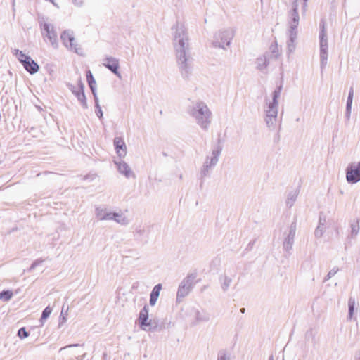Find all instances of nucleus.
Instances as JSON below:
<instances>
[{"label":"nucleus","mask_w":360,"mask_h":360,"mask_svg":"<svg viewBox=\"0 0 360 360\" xmlns=\"http://www.w3.org/2000/svg\"><path fill=\"white\" fill-rule=\"evenodd\" d=\"M23 62V68L30 74L34 75L39 70V65L31 57L26 58Z\"/></svg>","instance_id":"obj_18"},{"label":"nucleus","mask_w":360,"mask_h":360,"mask_svg":"<svg viewBox=\"0 0 360 360\" xmlns=\"http://www.w3.org/2000/svg\"><path fill=\"white\" fill-rule=\"evenodd\" d=\"M30 333L27 331L25 327H22L18 330L17 335L21 339H25L29 336Z\"/></svg>","instance_id":"obj_37"},{"label":"nucleus","mask_w":360,"mask_h":360,"mask_svg":"<svg viewBox=\"0 0 360 360\" xmlns=\"http://www.w3.org/2000/svg\"><path fill=\"white\" fill-rule=\"evenodd\" d=\"M172 29L174 33V48L177 66L182 77L189 79L193 70V59L190 54L188 32L182 23L176 22Z\"/></svg>","instance_id":"obj_1"},{"label":"nucleus","mask_w":360,"mask_h":360,"mask_svg":"<svg viewBox=\"0 0 360 360\" xmlns=\"http://www.w3.org/2000/svg\"><path fill=\"white\" fill-rule=\"evenodd\" d=\"M148 311V306L147 304H145L143 309L139 312L138 323L141 329L143 330H147V323L149 321Z\"/></svg>","instance_id":"obj_15"},{"label":"nucleus","mask_w":360,"mask_h":360,"mask_svg":"<svg viewBox=\"0 0 360 360\" xmlns=\"http://www.w3.org/2000/svg\"><path fill=\"white\" fill-rule=\"evenodd\" d=\"M308 0H303V9L305 10V8L307 6V2Z\"/></svg>","instance_id":"obj_55"},{"label":"nucleus","mask_w":360,"mask_h":360,"mask_svg":"<svg viewBox=\"0 0 360 360\" xmlns=\"http://www.w3.org/2000/svg\"><path fill=\"white\" fill-rule=\"evenodd\" d=\"M86 355V353H84V354H82V355H81V356H79L77 357V359L78 360H83V359H85Z\"/></svg>","instance_id":"obj_54"},{"label":"nucleus","mask_w":360,"mask_h":360,"mask_svg":"<svg viewBox=\"0 0 360 360\" xmlns=\"http://www.w3.org/2000/svg\"><path fill=\"white\" fill-rule=\"evenodd\" d=\"M115 212H110L108 210L105 217H103V220H113Z\"/></svg>","instance_id":"obj_43"},{"label":"nucleus","mask_w":360,"mask_h":360,"mask_svg":"<svg viewBox=\"0 0 360 360\" xmlns=\"http://www.w3.org/2000/svg\"><path fill=\"white\" fill-rule=\"evenodd\" d=\"M13 295V291L10 290H3L0 292V300L9 301Z\"/></svg>","instance_id":"obj_30"},{"label":"nucleus","mask_w":360,"mask_h":360,"mask_svg":"<svg viewBox=\"0 0 360 360\" xmlns=\"http://www.w3.org/2000/svg\"><path fill=\"white\" fill-rule=\"evenodd\" d=\"M268 65L269 60L265 56L259 57L257 59V65L258 70H263L268 66Z\"/></svg>","instance_id":"obj_27"},{"label":"nucleus","mask_w":360,"mask_h":360,"mask_svg":"<svg viewBox=\"0 0 360 360\" xmlns=\"http://www.w3.org/2000/svg\"><path fill=\"white\" fill-rule=\"evenodd\" d=\"M107 211H108L107 208L101 207H96L95 210V214H96V217L99 220L103 221V217H105V214H106Z\"/></svg>","instance_id":"obj_33"},{"label":"nucleus","mask_w":360,"mask_h":360,"mask_svg":"<svg viewBox=\"0 0 360 360\" xmlns=\"http://www.w3.org/2000/svg\"><path fill=\"white\" fill-rule=\"evenodd\" d=\"M196 320L198 321H207L209 320V317H202L200 316V313L199 311L196 312Z\"/></svg>","instance_id":"obj_45"},{"label":"nucleus","mask_w":360,"mask_h":360,"mask_svg":"<svg viewBox=\"0 0 360 360\" xmlns=\"http://www.w3.org/2000/svg\"><path fill=\"white\" fill-rule=\"evenodd\" d=\"M283 84L281 83L276 87L272 93V101L268 105V109L266 110L265 122L268 127H274L278 116V98L280 97Z\"/></svg>","instance_id":"obj_3"},{"label":"nucleus","mask_w":360,"mask_h":360,"mask_svg":"<svg viewBox=\"0 0 360 360\" xmlns=\"http://www.w3.org/2000/svg\"><path fill=\"white\" fill-rule=\"evenodd\" d=\"M326 217L324 216H322L321 214L319 215V225L321 226L325 227L326 224Z\"/></svg>","instance_id":"obj_46"},{"label":"nucleus","mask_w":360,"mask_h":360,"mask_svg":"<svg viewBox=\"0 0 360 360\" xmlns=\"http://www.w3.org/2000/svg\"><path fill=\"white\" fill-rule=\"evenodd\" d=\"M103 65L109 70H110L113 74H115L117 77L121 79L122 76L119 72L120 64L118 59L112 56H108L105 58Z\"/></svg>","instance_id":"obj_13"},{"label":"nucleus","mask_w":360,"mask_h":360,"mask_svg":"<svg viewBox=\"0 0 360 360\" xmlns=\"http://www.w3.org/2000/svg\"><path fill=\"white\" fill-rule=\"evenodd\" d=\"M325 231V227L321 226L318 225L314 231V236L316 238H321L323 236V233Z\"/></svg>","instance_id":"obj_40"},{"label":"nucleus","mask_w":360,"mask_h":360,"mask_svg":"<svg viewBox=\"0 0 360 360\" xmlns=\"http://www.w3.org/2000/svg\"><path fill=\"white\" fill-rule=\"evenodd\" d=\"M188 113L202 130L207 131L209 129L212 113L205 102L198 101L194 103L188 107Z\"/></svg>","instance_id":"obj_2"},{"label":"nucleus","mask_w":360,"mask_h":360,"mask_svg":"<svg viewBox=\"0 0 360 360\" xmlns=\"http://www.w3.org/2000/svg\"><path fill=\"white\" fill-rule=\"evenodd\" d=\"M346 180L354 184L360 181V161L349 163L346 168Z\"/></svg>","instance_id":"obj_9"},{"label":"nucleus","mask_w":360,"mask_h":360,"mask_svg":"<svg viewBox=\"0 0 360 360\" xmlns=\"http://www.w3.org/2000/svg\"><path fill=\"white\" fill-rule=\"evenodd\" d=\"M95 113L96 115H97V117L101 120L103 118V110L101 109V105H97V106H95Z\"/></svg>","instance_id":"obj_42"},{"label":"nucleus","mask_w":360,"mask_h":360,"mask_svg":"<svg viewBox=\"0 0 360 360\" xmlns=\"http://www.w3.org/2000/svg\"><path fill=\"white\" fill-rule=\"evenodd\" d=\"M298 194H299L298 189H296L295 191H291L288 193V198L286 200V205L288 207L290 208L294 205L295 202L297 200Z\"/></svg>","instance_id":"obj_25"},{"label":"nucleus","mask_w":360,"mask_h":360,"mask_svg":"<svg viewBox=\"0 0 360 360\" xmlns=\"http://www.w3.org/2000/svg\"><path fill=\"white\" fill-rule=\"evenodd\" d=\"M115 164L117 165L118 172L123 174L125 177L129 178L131 176H134L133 172L131 171L129 165L124 161H115Z\"/></svg>","instance_id":"obj_19"},{"label":"nucleus","mask_w":360,"mask_h":360,"mask_svg":"<svg viewBox=\"0 0 360 360\" xmlns=\"http://www.w3.org/2000/svg\"><path fill=\"white\" fill-rule=\"evenodd\" d=\"M296 230L297 223L296 220L295 219V221H292L290 225L288 233L287 234L286 237L284 238V240L283 242V248L284 251L289 255H291V251L292 250Z\"/></svg>","instance_id":"obj_10"},{"label":"nucleus","mask_w":360,"mask_h":360,"mask_svg":"<svg viewBox=\"0 0 360 360\" xmlns=\"http://www.w3.org/2000/svg\"><path fill=\"white\" fill-rule=\"evenodd\" d=\"M296 121H297V122H299V121H300V118H297V119L296 120Z\"/></svg>","instance_id":"obj_60"},{"label":"nucleus","mask_w":360,"mask_h":360,"mask_svg":"<svg viewBox=\"0 0 360 360\" xmlns=\"http://www.w3.org/2000/svg\"><path fill=\"white\" fill-rule=\"evenodd\" d=\"M288 40L287 42L288 53H292L296 48L295 41L297 37V29L294 27H288Z\"/></svg>","instance_id":"obj_14"},{"label":"nucleus","mask_w":360,"mask_h":360,"mask_svg":"<svg viewBox=\"0 0 360 360\" xmlns=\"http://www.w3.org/2000/svg\"><path fill=\"white\" fill-rule=\"evenodd\" d=\"M13 54L18 58V60L20 61V63L21 64H22L24 62L23 60L27 58V57H30V56L28 55H26L25 53H24L22 51H20L18 49H15L14 50V52H13Z\"/></svg>","instance_id":"obj_34"},{"label":"nucleus","mask_w":360,"mask_h":360,"mask_svg":"<svg viewBox=\"0 0 360 360\" xmlns=\"http://www.w3.org/2000/svg\"><path fill=\"white\" fill-rule=\"evenodd\" d=\"M234 35L235 30L233 28L219 30L214 35L212 45L215 48H220L226 50L227 47L230 46Z\"/></svg>","instance_id":"obj_5"},{"label":"nucleus","mask_w":360,"mask_h":360,"mask_svg":"<svg viewBox=\"0 0 360 360\" xmlns=\"http://www.w3.org/2000/svg\"><path fill=\"white\" fill-rule=\"evenodd\" d=\"M311 334L312 333V330L310 329L309 330H308L307 333H306V337L309 335V334Z\"/></svg>","instance_id":"obj_56"},{"label":"nucleus","mask_w":360,"mask_h":360,"mask_svg":"<svg viewBox=\"0 0 360 360\" xmlns=\"http://www.w3.org/2000/svg\"><path fill=\"white\" fill-rule=\"evenodd\" d=\"M161 289H162V285L159 283V284H157L156 285H155L154 288H153L152 291L150 292L149 303L151 306H153L155 304V303L158 299V297L160 295V292Z\"/></svg>","instance_id":"obj_22"},{"label":"nucleus","mask_w":360,"mask_h":360,"mask_svg":"<svg viewBox=\"0 0 360 360\" xmlns=\"http://www.w3.org/2000/svg\"><path fill=\"white\" fill-rule=\"evenodd\" d=\"M355 307V300L354 298L350 297L348 301V319H352Z\"/></svg>","instance_id":"obj_31"},{"label":"nucleus","mask_w":360,"mask_h":360,"mask_svg":"<svg viewBox=\"0 0 360 360\" xmlns=\"http://www.w3.org/2000/svg\"><path fill=\"white\" fill-rule=\"evenodd\" d=\"M355 360H360V350H358L354 354Z\"/></svg>","instance_id":"obj_52"},{"label":"nucleus","mask_w":360,"mask_h":360,"mask_svg":"<svg viewBox=\"0 0 360 360\" xmlns=\"http://www.w3.org/2000/svg\"><path fill=\"white\" fill-rule=\"evenodd\" d=\"M269 360H274V357L272 355L269 356Z\"/></svg>","instance_id":"obj_58"},{"label":"nucleus","mask_w":360,"mask_h":360,"mask_svg":"<svg viewBox=\"0 0 360 360\" xmlns=\"http://www.w3.org/2000/svg\"><path fill=\"white\" fill-rule=\"evenodd\" d=\"M217 360H230V358L227 356L225 350H221L218 353Z\"/></svg>","instance_id":"obj_41"},{"label":"nucleus","mask_w":360,"mask_h":360,"mask_svg":"<svg viewBox=\"0 0 360 360\" xmlns=\"http://www.w3.org/2000/svg\"><path fill=\"white\" fill-rule=\"evenodd\" d=\"M255 241H256V240H255V239H254V240H252L250 241V242H249V243L248 244V245H247L246 248H245V250H246V251H248V250H252V247L254 246V245H255Z\"/></svg>","instance_id":"obj_49"},{"label":"nucleus","mask_w":360,"mask_h":360,"mask_svg":"<svg viewBox=\"0 0 360 360\" xmlns=\"http://www.w3.org/2000/svg\"><path fill=\"white\" fill-rule=\"evenodd\" d=\"M45 261L44 259L39 258L34 260L30 268L27 270V272H32L36 267L41 265Z\"/></svg>","instance_id":"obj_36"},{"label":"nucleus","mask_w":360,"mask_h":360,"mask_svg":"<svg viewBox=\"0 0 360 360\" xmlns=\"http://www.w3.org/2000/svg\"><path fill=\"white\" fill-rule=\"evenodd\" d=\"M271 51H272V53H276V50H277V49H278V47H277V44H276V41H275V46L271 45Z\"/></svg>","instance_id":"obj_53"},{"label":"nucleus","mask_w":360,"mask_h":360,"mask_svg":"<svg viewBox=\"0 0 360 360\" xmlns=\"http://www.w3.org/2000/svg\"><path fill=\"white\" fill-rule=\"evenodd\" d=\"M220 281L221 282L222 290L224 292H226L229 289V288L232 282V280L230 277H229L227 276H224L220 277Z\"/></svg>","instance_id":"obj_28"},{"label":"nucleus","mask_w":360,"mask_h":360,"mask_svg":"<svg viewBox=\"0 0 360 360\" xmlns=\"http://www.w3.org/2000/svg\"><path fill=\"white\" fill-rule=\"evenodd\" d=\"M15 0H13V6H14Z\"/></svg>","instance_id":"obj_59"},{"label":"nucleus","mask_w":360,"mask_h":360,"mask_svg":"<svg viewBox=\"0 0 360 360\" xmlns=\"http://www.w3.org/2000/svg\"><path fill=\"white\" fill-rule=\"evenodd\" d=\"M290 20L288 22L289 27H294V28L297 29V27L299 25V21H300V16H299L298 11H295V13L290 12Z\"/></svg>","instance_id":"obj_24"},{"label":"nucleus","mask_w":360,"mask_h":360,"mask_svg":"<svg viewBox=\"0 0 360 360\" xmlns=\"http://www.w3.org/2000/svg\"><path fill=\"white\" fill-rule=\"evenodd\" d=\"M150 231L151 227L149 226H137L134 233L135 239L143 245L147 244Z\"/></svg>","instance_id":"obj_12"},{"label":"nucleus","mask_w":360,"mask_h":360,"mask_svg":"<svg viewBox=\"0 0 360 360\" xmlns=\"http://www.w3.org/2000/svg\"><path fill=\"white\" fill-rule=\"evenodd\" d=\"M64 311V306L62 307V311L59 316V323L58 327H60L67 320V313L68 310L65 311V313L63 312Z\"/></svg>","instance_id":"obj_38"},{"label":"nucleus","mask_w":360,"mask_h":360,"mask_svg":"<svg viewBox=\"0 0 360 360\" xmlns=\"http://www.w3.org/2000/svg\"><path fill=\"white\" fill-rule=\"evenodd\" d=\"M240 311L242 314H244V313H245V308H241V309H240Z\"/></svg>","instance_id":"obj_57"},{"label":"nucleus","mask_w":360,"mask_h":360,"mask_svg":"<svg viewBox=\"0 0 360 360\" xmlns=\"http://www.w3.org/2000/svg\"><path fill=\"white\" fill-rule=\"evenodd\" d=\"M354 96V88L352 86L350 87L347 98H350L353 100Z\"/></svg>","instance_id":"obj_51"},{"label":"nucleus","mask_w":360,"mask_h":360,"mask_svg":"<svg viewBox=\"0 0 360 360\" xmlns=\"http://www.w3.org/2000/svg\"><path fill=\"white\" fill-rule=\"evenodd\" d=\"M319 45H320V67L321 71L326 67L328 61V38L325 21L322 19L319 22Z\"/></svg>","instance_id":"obj_4"},{"label":"nucleus","mask_w":360,"mask_h":360,"mask_svg":"<svg viewBox=\"0 0 360 360\" xmlns=\"http://www.w3.org/2000/svg\"><path fill=\"white\" fill-rule=\"evenodd\" d=\"M60 39L65 47L79 56L83 55V49L75 42L73 32L71 30H65L60 35Z\"/></svg>","instance_id":"obj_7"},{"label":"nucleus","mask_w":360,"mask_h":360,"mask_svg":"<svg viewBox=\"0 0 360 360\" xmlns=\"http://www.w3.org/2000/svg\"><path fill=\"white\" fill-rule=\"evenodd\" d=\"M72 3L76 6L80 7L83 5V0H72Z\"/></svg>","instance_id":"obj_50"},{"label":"nucleus","mask_w":360,"mask_h":360,"mask_svg":"<svg viewBox=\"0 0 360 360\" xmlns=\"http://www.w3.org/2000/svg\"><path fill=\"white\" fill-rule=\"evenodd\" d=\"M84 345V343H82V344H79V343L70 344V345H66L65 347H61L60 349L59 352H61L62 350L65 349L67 348L76 347H79V346L82 347Z\"/></svg>","instance_id":"obj_44"},{"label":"nucleus","mask_w":360,"mask_h":360,"mask_svg":"<svg viewBox=\"0 0 360 360\" xmlns=\"http://www.w3.org/2000/svg\"><path fill=\"white\" fill-rule=\"evenodd\" d=\"M298 11V1H292V10L290 12Z\"/></svg>","instance_id":"obj_47"},{"label":"nucleus","mask_w":360,"mask_h":360,"mask_svg":"<svg viewBox=\"0 0 360 360\" xmlns=\"http://www.w3.org/2000/svg\"><path fill=\"white\" fill-rule=\"evenodd\" d=\"M196 277L197 273L193 272L188 274L181 281L176 292V302H180L183 298L190 293L195 285V279Z\"/></svg>","instance_id":"obj_6"},{"label":"nucleus","mask_w":360,"mask_h":360,"mask_svg":"<svg viewBox=\"0 0 360 360\" xmlns=\"http://www.w3.org/2000/svg\"><path fill=\"white\" fill-rule=\"evenodd\" d=\"M163 326L159 323L158 319H151L147 323V330L151 332H160L162 330Z\"/></svg>","instance_id":"obj_21"},{"label":"nucleus","mask_w":360,"mask_h":360,"mask_svg":"<svg viewBox=\"0 0 360 360\" xmlns=\"http://www.w3.org/2000/svg\"><path fill=\"white\" fill-rule=\"evenodd\" d=\"M113 220L116 221L118 224H120L122 225L127 224V219L124 216H123L122 214H120L118 212H115Z\"/></svg>","instance_id":"obj_32"},{"label":"nucleus","mask_w":360,"mask_h":360,"mask_svg":"<svg viewBox=\"0 0 360 360\" xmlns=\"http://www.w3.org/2000/svg\"><path fill=\"white\" fill-rule=\"evenodd\" d=\"M39 23L41 29L45 32V37L49 40L54 48L58 47L57 34L52 25L44 21V18H39Z\"/></svg>","instance_id":"obj_8"},{"label":"nucleus","mask_w":360,"mask_h":360,"mask_svg":"<svg viewBox=\"0 0 360 360\" xmlns=\"http://www.w3.org/2000/svg\"><path fill=\"white\" fill-rule=\"evenodd\" d=\"M223 147L221 145V139L219 138L217 140V145H216L212 151V156L210 157L211 162L217 163L219 161V157L222 151Z\"/></svg>","instance_id":"obj_20"},{"label":"nucleus","mask_w":360,"mask_h":360,"mask_svg":"<svg viewBox=\"0 0 360 360\" xmlns=\"http://www.w3.org/2000/svg\"><path fill=\"white\" fill-rule=\"evenodd\" d=\"M292 1H298V0H292Z\"/></svg>","instance_id":"obj_61"},{"label":"nucleus","mask_w":360,"mask_h":360,"mask_svg":"<svg viewBox=\"0 0 360 360\" xmlns=\"http://www.w3.org/2000/svg\"><path fill=\"white\" fill-rule=\"evenodd\" d=\"M86 81L91 92L96 91V82L91 70L86 72Z\"/></svg>","instance_id":"obj_23"},{"label":"nucleus","mask_w":360,"mask_h":360,"mask_svg":"<svg viewBox=\"0 0 360 360\" xmlns=\"http://www.w3.org/2000/svg\"><path fill=\"white\" fill-rule=\"evenodd\" d=\"M350 227H351V233H350V238H354L359 231V224L358 220H353L350 223Z\"/></svg>","instance_id":"obj_26"},{"label":"nucleus","mask_w":360,"mask_h":360,"mask_svg":"<svg viewBox=\"0 0 360 360\" xmlns=\"http://www.w3.org/2000/svg\"><path fill=\"white\" fill-rule=\"evenodd\" d=\"M217 163L211 162V160L209 156L205 158L203 165L200 170V179L201 183L200 186L202 187L203 184V179L209 176L210 170L214 168Z\"/></svg>","instance_id":"obj_16"},{"label":"nucleus","mask_w":360,"mask_h":360,"mask_svg":"<svg viewBox=\"0 0 360 360\" xmlns=\"http://www.w3.org/2000/svg\"><path fill=\"white\" fill-rule=\"evenodd\" d=\"M68 89L76 96L78 101L81 103L82 106L86 109L88 108L86 97L84 93V84L81 79L78 80V89L73 84H68Z\"/></svg>","instance_id":"obj_11"},{"label":"nucleus","mask_w":360,"mask_h":360,"mask_svg":"<svg viewBox=\"0 0 360 360\" xmlns=\"http://www.w3.org/2000/svg\"><path fill=\"white\" fill-rule=\"evenodd\" d=\"M51 312H52V309L49 306H47L42 311V313H41V318H40V320H39L41 325H43L44 322L49 317V316L51 314Z\"/></svg>","instance_id":"obj_29"},{"label":"nucleus","mask_w":360,"mask_h":360,"mask_svg":"<svg viewBox=\"0 0 360 360\" xmlns=\"http://www.w3.org/2000/svg\"><path fill=\"white\" fill-rule=\"evenodd\" d=\"M339 271V269L338 267L333 268L326 275V276L323 279V282L327 281L328 280L330 279L333 276H335V274H337Z\"/></svg>","instance_id":"obj_39"},{"label":"nucleus","mask_w":360,"mask_h":360,"mask_svg":"<svg viewBox=\"0 0 360 360\" xmlns=\"http://www.w3.org/2000/svg\"><path fill=\"white\" fill-rule=\"evenodd\" d=\"M91 93L94 96L95 106L100 105L96 91H95L94 92H91Z\"/></svg>","instance_id":"obj_48"},{"label":"nucleus","mask_w":360,"mask_h":360,"mask_svg":"<svg viewBox=\"0 0 360 360\" xmlns=\"http://www.w3.org/2000/svg\"><path fill=\"white\" fill-rule=\"evenodd\" d=\"M115 149L117 155L121 158L127 154V146L122 137H115L113 141Z\"/></svg>","instance_id":"obj_17"},{"label":"nucleus","mask_w":360,"mask_h":360,"mask_svg":"<svg viewBox=\"0 0 360 360\" xmlns=\"http://www.w3.org/2000/svg\"><path fill=\"white\" fill-rule=\"evenodd\" d=\"M352 99L347 98L346 103V109H345V117L349 120L351 115L352 105Z\"/></svg>","instance_id":"obj_35"}]
</instances>
